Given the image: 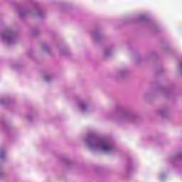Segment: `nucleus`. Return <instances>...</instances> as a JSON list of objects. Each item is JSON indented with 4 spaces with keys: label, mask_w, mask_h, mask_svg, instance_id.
<instances>
[{
    "label": "nucleus",
    "mask_w": 182,
    "mask_h": 182,
    "mask_svg": "<svg viewBox=\"0 0 182 182\" xmlns=\"http://www.w3.org/2000/svg\"><path fill=\"white\" fill-rule=\"evenodd\" d=\"M85 143L91 150H100L105 153H113L116 150L114 142L112 139L99 138L93 134L87 135Z\"/></svg>",
    "instance_id": "obj_1"
},
{
    "label": "nucleus",
    "mask_w": 182,
    "mask_h": 182,
    "mask_svg": "<svg viewBox=\"0 0 182 182\" xmlns=\"http://www.w3.org/2000/svg\"><path fill=\"white\" fill-rule=\"evenodd\" d=\"M17 12L20 18H26V16H37V18H45V11L38 3L33 2L31 9L18 8Z\"/></svg>",
    "instance_id": "obj_2"
},
{
    "label": "nucleus",
    "mask_w": 182,
    "mask_h": 182,
    "mask_svg": "<svg viewBox=\"0 0 182 182\" xmlns=\"http://www.w3.org/2000/svg\"><path fill=\"white\" fill-rule=\"evenodd\" d=\"M0 39L7 45L16 43L18 33L11 27H6L0 31Z\"/></svg>",
    "instance_id": "obj_3"
},
{
    "label": "nucleus",
    "mask_w": 182,
    "mask_h": 182,
    "mask_svg": "<svg viewBox=\"0 0 182 182\" xmlns=\"http://www.w3.org/2000/svg\"><path fill=\"white\" fill-rule=\"evenodd\" d=\"M135 117L134 114L123 108H118L114 116V119L117 123H132L134 122Z\"/></svg>",
    "instance_id": "obj_4"
},
{
    "label": "nucleus",
    "mask_w": 182,
    "mask_h": 182,
    "mask_svg": "<svg viewBox=\"0 0 182 182\" xmlns=\"http://www.w3.org/2000/svg\"><path fill=\"white\" fill-rule=\"evenodd\" d=\"M77 105L82 113H87L90 110V103L87 101L80 100L77 101Z\"/></svg>",
    "instance_id": "obj_5"
},
{
    "label": "nucleus",
    "mask_w": 182,
    "mask_h": 182,
    "mask_svg": "<svg viewBox=\"0 0 182 182\" xmlns=\"http://www.w3.org/2000/svg\"><path fill=\"white\" fill-rule=\"evenodd\" d=\"M112 53H113V47L108 46L104 49V57L105 58H109V57L112 56Z\"/></svg>",
    "instance_id": "obj_6"
},
{
    "label": "nucleus",
    "mask_w": 182,
    "mask_h": 182,
    "mask_svg": "<svg viewBox=\"0 0 182 182\" xmlns=\"http://www.w3.org/2000/svg\"><path fill=\"white\" fill-rule=\"evenodd\" d=\"M91 36L93 38L94 41H99L101 38L100 32L97 30L92 31L91 32Z\"/></svg>",
    "instance_id": "obj_7"
},
{
    "label": "nucleus",
    "mask_w": 182,
    "mask_h": 182,
    "mask_svg": "<svg viewBox=\"0 0 182 182\" xmlns=\"http://www.w3.org/2000/svg\"><path fill=\"white\" fill-rule=\"evenodd\" d=\"M168 113V110H167V108H161L158 110V114L161 116V117H166Z\"/></svg>",
    "instance_id": "obj_8"
},
{
    "label": "nucleus",
    "mask_w": 182,
    "mask_h": 182,
    "mask_svg": "<svg viewBox=\"0 0 182 182\" xmlns=\"http://www.w3.org/2000/svg\"><path fill=\"white\" fill-rule=\"evenodd\" d=\"M53 79V77L50 75H44V80L45 82H50Z\"/></svg>",
    "instance_id": "obj_9"
},
{
    "label": "nucleus",
    "mask_w": 182,
    "mask_h": 182,
    "mask_svg": "<svg viewBox=\"0 0 182 182\" xmlns=\"http://www.w3.org/2000/svg\"><path fill=\"white\" fill-rule=\"evenodd\" d=\"M6 127H8V125H6V123H5V122L2 120H0V128L4 129L5 130Z\"/></svg>",
    "instance_id": "obj_10"
},
{
    "label": "nucleus",
    "mask_w": 182,
    "mask_h": 182,
    "mask_svg": "<svg viewBox=\"0 0 182 182\" xmlns=\"http://www.w3.org/2000/svg\"><path fill=\"white\" fill-rule=\"evenodd\" d=\"M140 22H146L147 21V17L144 15H141L138 18Z\"/></svg>",
    "instance_id": "obj_11"
},
{
    "label": "nucleus",
    "mask_w": 182,
    "mask_h": 182,
    "mask_svg": "<svg viewBox=\"0 0 182 182\" xmlns=\"http://www.w3.org/2000/svg\"><path fill=\"white\" fill-rule=\"evenodd\" d=\"M5 157V149H0V160H2Z\"/></svg>",
    "instance_id": "obj_12"
},
{
    "label": "nucleus",
    "mask_w": 182,
    "mask_h": 182,
    "mask_svg": "<svg viewBox=\"0 0 182 182\" xmlns=\"http://www.w3.org/2000/svg\"><path fill=\"white\" fill-rule=\"evenodd\" d=\"M60 54L68 57L70 55V53H69L68 50H63L60 51Z\"/></svg>",
    "instance_id": "obj_13"
},
{
    "label": "nucleus",
    "mask_w": 182,
    "mask_h": 182,
    "mask_svg": "<svg viewBox=\"0 0 182 182\" xmlns=\"http://www.w3.org/2000/svg\"><path fill=\"white\" fill-rule=\"evenodd\" d=\"M124 75H126V72L124 71H119L117 73L118 77H123Z\"/></svg>",
    "instance_id": "obj_14"
},
{
    "label": "nucleus",
    "mask_w": 182,
    "mask_h": 182,
    "mask_svg": "<svg viewBox=\"0 0 182 182\" xmlns=\"http://www.w3.org/2000/svg\"><path fill=\"white\" fill-rule=\"evenodd\" d=\"M43 49L45 50V52H49V46L47 44L43 45Z\"/></svg>",
    "instance_id": "obj_15"
},
{
    "label": "nucleus",
    "mask_w": 182,
    "mask_h": 182,
    "mask_svg": "<svg viewBox=\"0 0 182 182\" xmlns=\"http://www.w3.org/2000/svg\"><path fill=\"white\" fill-rule=\"evenodd\" d=\"M174 159L175 160H180L181 159H182V154L181 153L177 154Z\"/></svg>",
    "instance_id": "obj_16"
},
{
    "label": "nucleus",
    "mask_w": 182,
    "mask_h": 182,
    "mask_svg": "<svg viewBox=\"0 0 182 182\" xmlns=\"http://www.w3.org/2000/svg\"><path fill=\"white\" fill-rule=\"evenodd\" d=\"M4 176V169L0 168V178H3Z\"/></svg>",
    "instance_id": "obj_17"
},
{
    "label": "nucleus",
    "mask_w": 182,
    "mask_h": 182,
    "mask_svg": "<svg viewBox=\"0 0 182 182\" xmlns=\"http://www.w3.org/2000/svg\"><path fill=\"white\" fill-rule=\"evenodd\" d=\"M164 177H166V175H164V174H163V173L159 176V178H160L161 180H164Z\"/></svg>",
    "instance_id": "obj_18"
},
{
    "label": "nucleus",
    "mask_w": 182,
    "mask_h": 182,
    "mask_svg": "<svg viewBox=\"0 0 182 182\" xmlns=\"http://www.w3.org/2000/svg\"><path fill=\"white\" fill-rule=\"evenodd\" d=\"M0 103H1V105H5V101L1 100V101H0Z\"/></svg>",
    "instance_id": "obj_19"
},
{
    "label": "nucleus",
    "mask_w": 182,
    "mask_h": 182,
    "mask_svg": "<svg viewBox=\"0 0 182 182\" xmlns=\"http://www.w3.org/2000/svg\"><path fill=\"white\" fill-rule=\"evenodd\" d=\"M27 119H28V120H31V116L28 115V116H27Z\"/></svg>",
    "instance_id": "obj_20"
},
{
    "label": "nucleus",
    "mask_w": 182,
    "mask_h": 182,
    "mask_svg": "<svg viewBox=\"0 0 182 182\" xmlns=\"http://www.w3.org/2000/svg\"><path fill=\"white\" fill-rule=\"evenodd\" d=\"M128 171H130V169H128Z\"/></svg>",
    "instance_id": "obj_21"
}]
</instances>
